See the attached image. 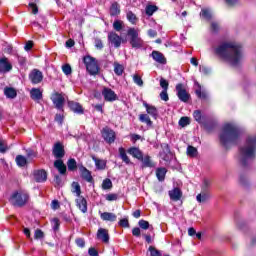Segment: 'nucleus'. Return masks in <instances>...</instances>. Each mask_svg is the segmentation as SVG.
<instances>
[{
  "label": "nucleus",
  "instance_id": "nucleus-1",
  "mask_svg": "<svg viewBox=\"0 0 256 256\" xmlns=\"http://www.w3.org/2000/svg\"><path fill=\"white\" fill-rule=\"evenodd\" d=\"M212 51L217 57L228 61L232 67H237L243 60V49L237 42H223L217 47H213Z\"/></svg>",
  "mask_w": 256,
  "mask_h": 256
},
{
  "label": "nucleus",
  "instance_id": "nucleus-2",
  "mask_svg": "<svg viewBox=\"0 0 256 256\" xmlns=\"http://www.w3.org/2000/svg\"><path fill=\"white\" fill-rule=\"evenodd\" d=\"M239 141V127L234 123H226L222 127V132L220 133V143L224 147H229V145H235Z\"/></svg>",
  "mask_w": 256,
  "mask_h": 256
},
{
  "label": "nucleus",
  "instance_id": "nucleus-3",
  "mask_svg": "<svg viewBox=\"0 0 256 256\" xmlns=\"http://www.w3.org/2000/svg\"><path fill=\"white\" fill-rule=\"evenodd\" d=\"M256 136H249L244 146L240 148V162L243 167H247L255 159Z\"/></svg>",
  "mask_w": 256,
  "mask_h": 256
},
{
  "label": "nucleus",
  "instance_id": "nucleus-4",
  "mask_svg": "<svg viewBox=\"0 0 256 256\" xmlns=\"http://www.w3.org/2000/svg\"><path fill=\"white\" fill-rule=\"evenodd\" d=\"M9 201L13 207H25L29 202V194L23 191H16L10 196Z\"/></svg>",
  "mask_w": 256,
  "mask_h": 256
},
{
  "label": "nucleus",
  "instance_id": "nucleus-5",
  "mask_svg": "<svg viewBox=\"0 0 256 256\" xmlns=\"http://www.w3.org/2000/svg\"><path fill=\"white\" fill-rule=\"evenodd\" d=\"M127 35L130 38L129 43L133 49H141L143 47V39L139 37V30L135 28H129Z\"/></svg>",
  "mask_w": 256,
  "mask_h": 256
},
{
  "label": "nucleus",
  "instance_id": "nucleus-6",
  "mask_svg": "<svg viewBox=\"0 0 256 256\" xmlns=\"http://www.w3.org/2000/svg\"><path fill=\"white\" fill-rule=\"evenodd\" d=\"M84 65L90 75H97L99 73V64L97 60L91 56L84 57Z\"/></svg>",
  "mask_w": 256,
  "mask_h": 256
},
{
  "label": "nucleus",
  "instance_id": "nucleus-7",
  "mask_svg": "<svg viewBox=\"0 0 256 256\" xmlns=\"http://www.w3.org/2000/svg\"><path fill=\"white\" fill-rule=\"evenodd\" d=\"M176 92H177V97L182 103H187L191 99V94L187 92V89L185 88L184 84H177L176 85Z\"/></svg>",
  "mask_w": 256,
  "mask_h": 256
},
{
  "label": "nucleus",
  "instance_id": "nucleus-8",
  "mask_svg": "<svg viewBox=\"0 0 256 256\" xmlns=\"http://www.w3.org/2000/svg\"><path fill=\"white\" fill-rule=\"evenodd\" d=\"M51 101L56 109L61 111V109H63V106L65 105V94L54 92L51 96Z\"/></svg>",
  "mask_w": 256,
  "mask_h": 256
},
{
  "label": "nucleus",
  "instance_id": "nucleus-9",
  "mask_svg": "<svg viewBox=\"0 0 256 256\" xmlns=\"http://www.w3.org/2000/svg\"><path fill=\"white\" fill-rule=\"evenodd\" d=\"M102 137L106 143H109L111 145L112 143H115V139H117V134L113 131V129L109 127H105L102 129Z\"/></svg>",
  "mask_w": 256,
  "mask_h": 256
},
{
  "label": "nucleus",
  "instance_id": "nucleus-10",
  "mask_svg": "<svg viewBox=\"0 0 256 256\" xmlns=\"http://www.w3.org/2000/svg\"><path fill=\"white\" fill-rule=\"evenodd\" d=\"M28 77L32 85H39V83L43 81V72H41L39 69H33L29 73Z\"/></svg>",
  "mask_w": 256,
  "mask_h": 256
},
{
  "label": "nucleus",
  "instance_id": "nucleus-11",
  "mask_svg": "<svg viewBox=\"0 0 256 256\" xmlns=\"http://www.w3.org/2000/svg\"><path fill=\"white\" fill-rule=\"evenodd\" d=\"M52 153L57 160H61L65 157V146L61 142H57L54 144Z\"/></svg>",
  "mask_w": 256,
  "mask_h": 256
},
{
  "label": "nucleus",
  "instance_id": "nucleus-12",
  "mask_svg": "<svg viewBox=\"0 0 256 256\" xmlns=\"http://www.w3.org/2000/svg\"><path fill=\"white\" fill-rule=\"evenodd\" d=\"M108 41L115 47L116 49H119L121 47V44L123 43V38L118 35L117 32H110L108 33Z\"/></svg>",
  "mask_w": 256,
  "mask_h": 256
},
{
  "label": "nucleus",
  "instance_id": "nucleus-13",
  "mask_svg": "<svg viewBox=\"0 0 256 256\" xmlns=\"http://www.w3.org/2000/svg\"><path fill=\"white\" fill-rule=\"evenodd\" d=\"M102 95L105 101H108V102L117 101V94L115 93V91L111 90V88H107V87L103 88Z\"/></svg>",
  "mask_w": 256,
  "mask_h": 256
},
{
  "label": "nucleus",
  "instance_id": "nucleus-14",
  "mask_svg": "<svg viewBox=\"0 0 256 256\" xmlns=\"http://www.w3.org/2000/svg\"><path fill=\"white\" fill-rule=\"evenodd\" d=\"M13 69V65L7 57L0 58V73H9Z\"/></svg>",
  "mask_w": 256,
  "mask_h": 256
},
{
  "label": "nucleus",
  "instance_id": "nucleus-15",
  "mask_svg": "<svg viewBox=\"0 0 256 256\" xmlns=\"http://www.w3.org/2000/svg\"><path fill=\"white\" fill-rule=\"evenodd\" d=\"M30 97L32 101L39 103L43 99V90L41 88H32L30 90Z\"/></svg>",
  "mask_w": 256,
  "mask_h": 256
},
{
  "label": "nucleus",
  "instance_id": "nucleus-16",
  "mask_svg": "<svg viewBox=\"0 0 256 256\" xmlns=\"http://www.w3.org/2000/svg\"><path fill=\"white\" fill-rule=\"evenodd\" d=\"M33 176L36 183H45L47 181V172L45 170H35Z\"/></svg>",
  "mask_w": 256,
  "mask_h": 256
},
{
  "label": "nucleus",
  "instance_id": "nucleus-17",
  "mask_svg": "<svg viewBox=\"0 0 256 256\" xmlns=\"http://www.w3.org/2000/svg\"><path fill=\"white\" fill-rule=\"evenodd\" d=\"M97 239H99L102 243H109V230L99 228L97 231Z\"/></svg>",
  "mask_w": 256,
  "mask_h": 256
},
{
  "label": "nucleus",
  "instance_id": "nucleus-18",
  "mask_svg": "<svg viewBox=\"0 0 256 256\" xmlns=\"http://www.w3.org/2000/svg\"><path fill=\"white\" fill-rule=\"evenodd\" d=\"M80 175L84 181L91 183L93 181V176H91V171H89L85 166L79 167Z\"/></svg>",
  "mask_w": 256,
  "mask_h": 256
},
{
  "label": "nucleus",
  "instance_id": "nucleus-19",
  "mask_svg": "<svg viewBox=\"0 0 256 256\" xmlns=\"http://www.w3.org/2000/svg\"><path fill=\"white\" fill-rule=\"evenodd\" d=\"M76 206L81 210L82 213H87V199L83 196H78L76 199Z\"/></svg>",
  "mask_w": 256,
  "mask_h": 256
},
{
  "label": "nucleus",
  "instance_id": "nucleus-20",
  "mask_svg": "<svg viewBox=\"0 0 256 256\" xmlns=\"http://www.w3.org/2000/svg\"><path fill=\"white\" fill-rule=\"evenodd\" d=\"M151 56L154 59V61H156V63H160V65H165V63H167V59H165L163 53L159 51H153Z\"/></svg>",
  "mask_w": 256,
  "mask_h": 256
},
{
  "label": "nucleus",
  "instance_id": "nucleus-21",
  "mask_svg": "<svg viewBox=\"0 0 256 256\" xmlns=\"http://www.w3.org/2000/svg\"><path fill=\"white\" fill-rule=\"evenodd\" d=\"M68 106L70 107L71 111H73V113H77L78 115H83V106H81V104L74 102V101H70L68 102Z\"/></svg>",
  "mask_w": 256,
  "mask_h": 256
},
{
  "label": "nucleus",
  "instance_id": "nucleus-22",
  "mask_svg": "<svg viewBox=\"0 0 256 256\" xmlns=\"http://www.w3.org/2000/svg\"><path fill=\"white\" fill-rule=\"evenodd\" d=\"M169 197L172 201H179L183 197V192L179 188H174L169 191Z\"/></svg>",
  "mask_w": 256,
  "mask_h": 256
},
{
  "label": "nucleus",
  "instance_id": "nucleus-23",
  "mask_svg": "<svg viewBox=\"0 0 256 256\" xmlns=\"http://www.w3.org/2000/svg\"><path fill=\"white\" fill-rule=\"evenodd\" d=\"M128 153H129V155H132V157H134V159H138V161H140V159H143V152L141 151V149H139L137 147L129 148Z\"/></svg>",
  "mask_w": 256,
  "mask_h": 256
},
{
  "label": "nucleus",
  "instance_id": "nucleus-24",
  "mask_svg": "<svg viewBox=\"0 0 256 256\" xmlns=\"http://www.w3.org/2000/svg\"><path fill=\"white\" fill-rule=\"evenodd\" d=\"M102 221H110L111 223L117 221V215L111 212H103L100 214Z\"/></svg>",
  "mask_w": 256,
  "mask_h": 256
},
{
  "label": "nucleus",
  "instance_id": "nucleus-25",
  "mask_svg": "<svg viewBox=\"0 0 256 256\" xmlns=\"http://www.w3.org/2000/svg\"><path fill=\"white\" fill-rule=\"evenodd\" d=\"M54 167L59 171L60 175H65V173H67V166H65V163H63V160L61 159L54 162Z\"/></svg>",
  "mask_w": 256,
  "mask_h": 256
},
{
  "label": "nucleus",
  "instance_id": "nucleus-26",
  "mask_svg": "<svg viewBox=\"0 0 256 256\" xmlns=\"http://www.w3.org/2000/svg\"><path fill=\"white\" fill-rule=\"evenodd\" d=\"M144 107H146L148 115H151V117H153L154 119H157V117H159V112L157 111V108L155 106L144 103Z\"/></svg>",
  "mask_w": 256,
  "mask_h": 256
},
{
  "label": "nucleus",
  "instance_id": "nucleus-27",
  "mask_svg": "<svg viewBox=\"0 0 256 256\" xmlns=\"http://www.w3.org/2000/svg\"><path fill=\"white\" fill-rule=\"evenodd\" d=\"M121 14V6H119V3L114 2L110 6V15L111 17H117V15Z\"/></svg>",
  "mask_w": 256,
  "mask_h": 256
},
{
  "label": "nucleus",
  "instance_id": "nucleus-28",
  "mask_svg": "<svg viewBox=\"0 0 256 256\" xmlns=\"http://www.w3.org/2000/svg\"><path fill=\"white\" fill-rule=\"evenodd\" d=\"M4 95L7 97V99H15V97H17V90H15L13 87H5Z\"/></svg>",
  "mask_w": 256,
  "mask_h": 256
},
{
  "label": "nucleus",
  "instance_id": "nucleus-29",
  "mask_svg": "<svg viewBox=\"0 0 256 256\" xmlns=\"http://www.w3.org/2000/svg\"><path fill=\"white\" fill-rule=\"evenodd\" d=\"M210 198L211 195L209 192L201 191V193L196 196V201H198V203H207V200Z\"/></svg>",
  "mask_w": 256,
  "mask_h": 256
},
{
  "label": "nucleus",
  "instance_id": "nucleus-30",
  "mask_svg": "<svg viewBox=\"0 0 256 256\" xmlns=\"http://www.w3.org/2000/svg\"><path fill=\"white\" fill-rule=\"evenodd\" d=\"M140 161L142 162V167H155V163H153V161L151 160V156L149 155H146L144 157L142 156V159H140Z\"/></svg>",
  "mask_w": 256,
  "mask_h": 256
},
{
  "label": "nucleus",
  "instance_id": "nucleus-31",
  "mask_svg": "<svg viewBox=\"0 0 256 256\" xmlns=\"http://www.w3.org/2000/svg\"><path fill=\"white\" fill-rule=\"evenodd\" d=\"M118 153L120 155V158L124 163H126V165H129L131 163V160L129 159V156H127V151L125 150V148L120 147L118 149Z\"/></svg>",
  "mask_w": 256,
  "mask_h": 256
},
{
  "label": "nucleus",
  "instance_id": "nucleus-32",
  "mask_svg": "<svg viewBox=\"0 0 256 256\" xmlns=\"http://www.w3.org/2000/svg\"><path fill=\"white\" fill-rule=\"evenodd\" d=\"M165 175H167V168L160 167L156 169V177L158 181H165Z\"/></svg>",
  "mask_w": 256,
  "mask_h": 256
},
{
  "label": "nucleus",
  "instance_id": "nucleus-33",
  "mask_svg": "<svg viewBox=\"0 0 256 256\" xmlns=\"http://www.w3.org/2000/svg\"><path fill=\"white\" fill-rule=\"evenodd\" d=\"M126 18L129 21V23H131L132 25H137V21H139V19L137 18V15H135V13H133V11L128 10L126 12Z\"/></svg>",
  "mask_w": 256,
  "mask_h": 256
},
{
  "label": "nucleus",
  "instance_id": "nucleus-34",
  "mask_svg": "<svg viewBox=\"0 0 256 256\" xmlns=\"http://www.w3.org/2000/svg\"><path fill=\"white\" fill-rule=\"evenodd\" d=\"M92 160L94 161L96 168L99 170H103L107 167V163L104 160L98 159L95 156H92Z\"/></svg>",
  "mask_w": 256,
  "mask_h": 256
},
{
  "label": "nucleus",
  "instance_id": "nucleus-35",
  "mask_svg": "<svg viewBox=\"0 0 256 256\" xmlns=\"http://www.w3.org/2000/svg\"><path fill=\"white\" fill-rule=\"evenodd\" d=\"M124 72H125V67L119 64V62H114L115 75H117L118 77H121V75H123Z\"/></svg>",
  "mask_w": 256,
  "mask_h": 256
},
{
  "label": "nucleus",
  "instance_id": "nucleus-36",
  "mask_svg": "<svg viewBox=\"0 0 256 256\" xmlns=\"http://www.w3.org/2000/svg\"><path fill=\"white\" fill-rule=\"evenodd\" d=\"M139 121H141V123H146L148 127H153V121H151V118L147 114H140Z\"/></svg>",
  "mask_w": 256,
  "mask_h": 256
},
{
  "label": "nucleus",
  "instance_id": "nucleus-37",
  "mask_svg": "<svg viewBox=\"0 0 256 256\" xmlns=\"http://www.w3.org/2000/svg\"><path fill=\"white\" fill-rule=\"evenodd\" d=\"M200 17H202V19H205L206 21H211V10H209L208 8L202 9L200 12Z\"/></svg>",
  "mask_w": 256,
  "mask_h": 256
},
{
  "label": "nucleus",
  "instance_id": "nucleus-38",
  "mask_svg": "<svg viewBox=\"0 0 256 256\" xmlns=\"http://www.w3.org/2000/svg\"><path fill=\"white\" fill-rule=\"evenodd\" d=\"M125 27L123 21L121 20H115L113 23V29L116 30L118 33L123 31V28Z\"/></svg>",
  "mask_w": 256,
  "mask_h": 256
},
{
  "label": "nucleus",
  "instance_id": "nucleus-39",
  "mask_svg": "<svg viewBox=\"0 0 256 256\" xmlns=\"http://www.w3.org/2000/svg\"><path fill=\"white\" fill-rule=\"evenodd\" d=\"M72 193H75L76 197H81V185L78 182L72 183Z\"/></svg>",
  "mask_w": 256,
  "mask_h": 256
},
{
  "label": "nucleus",
  "instance_id": "nucleus-40",
  "mask_svg": "<svg viewBox=\"0 0 256 256\" xmlns=\"http://www.w3.org/2000/svg\"><path fill=\"white\" fill-rule=\"evenodd\" d=\"M16 163L18 167H25V165H27V158L23 155H18L16 156Z\"/></svg>",
  "mask_w": 256,
  "mask_h": 256
},
{
  "label": "nucleus",
  "instance_id": "nucleus-41",
  "mask_svg": "<svg viewBox=\"0 0 256 256\" xmlns=\"http://www.w3.org/2000/svg\"><path fill=\"white\" fill-rule=\"evenodd\" d=\"M68 171H76L77 170V161L75 159L70 158L67 162Z\"/></svg>",
  "mask_w": 256,
  "mask_h": 256
},
{
  "label": "nucleus",
  "instance_id": "nucleus-42",
  "mask_svg": "<svg viewBox=\"0 0 256 256\" xmlns=\"http://www.w3.org/2000/svg\"><path fill=\"white\" fill-rule=\"evenodd\" d=\"M112 188H113V182H111V179L109 178L104 179L102 182V189H104V191H107Z\"/></svg>",
  "mask_w": 256,
  "mask_h": 256
},
{
  "label": "nucleus",
  "instance_id": "nucleus-43",
  "mask_svg": "<svg viewBox=\"0 0 256 256\" xmlns=\"http://www.w3.org/2000/svg\"><path fill=\"white\" fill-rule=\"evenodd\" d=\"M133 82L135 83V85H137L138 87H143V79L141 78V76H139V74H134L132 76Z\"/></svg>",
  "mask_w": 256,
  "mask_h": 256
},
{
  "label": "nucleus",
  "instance_id": "nucleus-44",
  "mask_svg": "<svg viewBox=\"0 0 256 256\" xmlns=\"http://www.w3.org/2000/svg\"><path fill=\"white\" fill-rule=\"evenodd\" d=\"M157 6L155 5H148L146 6V15H148V17H151L153 15V13H155V11H157Z\"/></svg>",
  "mask_w": 256,
  "mask_h": 256
},
{
  "label": "nucleus",
  "instance_id": "nucleus-45",
  "mask_svg": "<svg viewBox=\"0 0 256 256\" xmlns=\"http://www.w3.org/2000/svg\"><path fill=\"white\" fill-rule=\"evenodd\" d=\"M209 187H211V180L204 179L201 185L202 191L209 192Z\"/></svg>",
  "mask_w": 256,
  "mask_h": 256
},
{
  "label": "nucleus",
  "instance_id": "nucleus-46",
  "mask_svg": "<svg viewBox=\"0 0 256 256\" xmlns=\"http://www.w3.org/2000/svg\"><path fill=\"white\" fill-rule=\"evenodd\" d=\"M189 123H191V120L189 119V117L184 116V117L180 118L178 125L180 127H187V125H189Z\"/></svg>",
  "mask_w": 256,
  "mask_h": 256
},
{
  "label": "nucleus",
  "instance_id": "nucleus-47",
  "mask_svg": "<svg viewBox=\"0 0 256 256\" xmlns=\"http://www.w3.org/2000/svg\"><path fill=\"white\" fill-rule=\"evenodd\" d=\"M197 148L193 146H188L187 147V155L188 157H197Z\"/></svg>",
  "mask_w": 256,
  "mask_h": 256
},
{
  "label": "nucleus",
  "instance_id": "nucleus-48",
  "mask_svg": "<svg viewBox=\"0 0 256 256\" xmlns=\"http://www.w3.org/2000/svg\"><path fill=\"white\" fill-rule=\"evenodd\" d=\"M160 87L163 89V91H167L169 89V82L165 78H161Z\"/></svg>",
  "mask_w": 256,
  "mask_h": 256
},
{
  "label": "nucleus",
  "instance_id": "nucleus-49",
  "mask_svg": "<svg viewBox=\"0 0 256 256\" xmlns=\"http://www.w3.org/2000/svg\"><path fill=\"white\" fill-rule=\"evenodd\" d=\"M43 237H45V234L43 233V230L36 229L35 233H34V239L39 240V239H43Z\"/></svg>",
  "mask_w": 256,
  "mask_h": 256
},
{
  "label": "nucleus",
  "instance_id": "nucleus-50",
  "mask_svg": "<svg viewBox=\"0 0 256 256\" xmlns=\"http://www.w3.org/2000/svg\"><path fill=\"white\" fill-rule=\"evenodd\" d=\"M148 251H150L151 256H161V251L157 250L155 247L150 246L148 248Z\"/></svg>",
  "mask_w": 256,
  "mask_h": 256
},
{
  "label": "nucleus",
  "instance_id": "nucleus-51",
  "mask_svg": "<svg viewBox=\"0 0 256 256\" xmlns=\"http://www.w3.org/2000/svg\"><path fill=\"white\" fill-rule=\"evenodd\" d=\"M62 71H63L64 75H71V73H72L71 65H69V64L63 65Z\"/></svg>",
  "mask_w": 256,
  "mask_h": 256
},
{
  "label": "nucleus",
  "instance_id": "nucleus-52",
  "mask_svg": "<svg viewBox=\"0 0 256 256\" xmlns=\"http://www.w3.org/2000/svg\"><path fill=\"white\" fill-rule=\"evenodd\" d=\"M138 225L141 229L147 230L149 229V222L147 220H139Z\"/></svg>",
  "mask_w": 256,
  "mask_h": 256
},
{
  "label": "nucleus",
  "instance_id": "nucleus-53",
  "mask_svg": "<svg viewBox=\"0 0 256 256\" xmlns=\"http://www.w3.org/2000/svg\"><path fill=\"white\" fill-rule=\"evenodd\" d=\"M118 225L120 227H124L125 229H127V227H129V219L127 218H123L118 222Z\"/></svg>",
  "mask_w": 256,
  "mask_h": 256
},
{
  "label": "nucleus",
  "instance_id": "nucleus-54",
  "mask_svg": "<svg viewBox=\"0 0 256 256\" xmlns=\"http://www.w3.org/2000/svg\"><path fill=\"white\" fill-rule=\"evenodd\" d=\"M119 199V196L117 194H107L106 195V201H117Z\"/></svg>",
  "mask_w": 256,
  "mask_h": 256
},
{
  "label": "nucleus",
  "instance_id": "nucleus-55",
  "mask_svg": "<svg viewBox=\"0 0 256 256\" xmlns=\"http://www.w3.org/2000/svg\"><path fill=\"white\" fill-rule=\"evenodd\" d=\"M29 7L33 13V15H37L39 13V8L37 7V4L35 3H30Z\"/></svg>",
  "mask_w": 256,
  "mask_h": 256
},
{
  "label": "nucleus",
  "instance_id": "nucleus-56",
  "mask_svg": "<svg viewBox=\"0 0 256 256\" xmlns=\"http://www.w3.org/2000/svg\"><path fill=\"white\" fill-rule=\"evenodd\" d=\"M75 243H76L77 247H80L81 249H83V247H85V239H83V238H77L75 240Z\"/></svg>",
  "mask_w": 256,
  "mask_h": 256
},
{
  "label": "nucleus",
  "instance_id": "nucleus-57",
  "mask_svg": "<svg viewBox=\"0 0 256 256\" xmlns=\"http://www.w3.org/2000/svg\"><path fill=\"white\" fill-rule=\"evenodd\" d=\"M193 117H194L195 121H197L198 123H201L202 116H201V112L199 110L194 111Z\"/></svg>",
  "mask_w": 256,
  "mask_h": 256
},
{
  "label": "nucleus",
  "instance_id": "nucleus-58",
  "mask_svg": "<svg viewBox=\"0 0 256 256\" xmlns=\"http://www.w3.org/2000/svg\"><path fill=\"white\" fill-rule=\"evenodd\" d=\"M94 43H95L96 49H100V50L103 49V41H101V39L95 38Z\"/></svg>",
  "mask_w": 256,
  "mask_h": 256
},
{
  "label": "nucleus",
  "instance_id": "nucleus-59",
  "mask_svg": "<svg viewBox=\"0 0 256 256\" xmlns=\"http://www.w3.org/2000/svg\"><path fill=\"white\" fill-rule=\"evenodd\" d=\"M7 149L9 148L7 147V144L5 143V141L0 140V153H5Z\"/></svg>",
  "mask_w": 256,
  "mask_h": 256
},
{
  "label": "nucleus",
  "instance_id": "nucleus-60",
  "mask_svg": "<svg viewBox=\"0 0 256 256\" xmlns=\"http://www.w3.org/2000/svg\"><path fill=\"white\" fill-rule=\"evenodd\" d=\"M61 206L59 204V200H53L51 202V208L54 210V211H57V209H59Z\"/></svg>",
  "mask_w": 256,
  "mask_h": 256
},
{
  "label": "nucleus",
  "instance_id": "nucleus-61",
  "mask_svg": "<svg viewBox=\"0 0 256 256\" xmlns=\"http://www.w3.org/2000/svg\"><path fill=\"white\" fill-rule=\"evenodd\" d=\"M196 95L199 97V99H207V94L201 92V88L196 90Z\"/></svg>",
  "mask_w": 256,
  "mask_h": 256
},
{
  "label": "nucleus",
  "instance_id": "nucleus-62",
  "mask_svg": "<svg viewBox=\"0 0 256 256\" xmlns=\"http://www.w3.org/2000/svg\"><path fill=\"white\" fill-rule=\"evenodd\" d=\"M160 99H162V101H167L169 99V94H167V90H162V92L160 93Z\"/></svg>",
  "mask_w": 256,
  "mask_h": 256
},
{
  "label": "nucleus",
  "instance_id": "nucleus-63",
  "mask_svg": "<svg viewBox=\"0 0 256 256\" xmlns=\"http://www.w3.org/2000/svg\"><path fill=\"white\" fill-rule=\"evenodd\" d=\"M88 255L90 256H99V252L95 248H89Z\"/></svg>",
  "mask_w": 256,
  "mask_h": 256
},
{
  "label": "nucleus",
  "instance_id": "nucleus-64",
  "mask_svg": "<svg viewBox=\"0 0 256 256\" xmlns=\"http://www.w3.org/2000/svg\"><path fill=\"white\" fill-rule=\"evenodd\" d=\"M160 158L163 161L169 162V155L165 153V151L160 152Z\"/></svg>",
  "mask_w": 256,
  "mask_h": 256
}]
</instances>
